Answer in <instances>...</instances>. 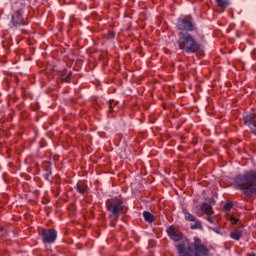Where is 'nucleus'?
Wrapping results in <instances>:
<instances>
[{
    "label": "nucleus",
    "instance_id": "nucleus-1",
    "mask_svg": "<svg viewBox=\"0 0 256 256\" xmlns=\"http://www.w3.org/2000/svg\"><path fill=\"white\" fill-rule=\"evenodd\" d=\"M176 249L178 256H209V248L203 244L199 237H194V241L187 245L178 244Z\"/></svg>",
    "mask_w": 256,
    "mask_h": 256
},
{
    "label": "nucleus",
    "instance_id": "nucleus-2",
    "mask_svg": "<svg viewBox=\"0 0 256 256\" xmlns=\"http://www.w3.org/2000/svg\"><path fill=\"white\" fill-rule=\"evenodd\" d=\"M234 185L248 197L256 195V172L249 171L246 174H238L234 178Z\"/></svg>",
    "mask_w": 256,
    "mask_h": 256
},
{
    "label": "nucleus",
    "instance_id": "nucleus-3",
    "mask_svg": "<svg viewBox=\"0 0 256 256\" xmlns=\"http://www.w3.org/2000/svg\"><path fill=\"white\" fill-rule=\"evenodd\" d=\"M178 47L184 53H197L201 49V44L197 43L191 34L181 32Z\"/></svg>",
    "mask_w": 256,
    "mask_h": 256
},
{
    "label": "nucleus",
    "instance_id": "nucleus-4",
    "mask_svg": "<svg viewBox=\"0 0 256 256\" xmlns=\"http://www.w3.org/2000/svg\"><path fill=\"white\" fill-rule=\"evenodd\" d=\"M107 211H109V219L111 221V227L117 225L121 213H123V201L118 198H111L106 201Z\"/></svg>",
    "mask_w": 256,
    "mask_h": 256
},
{
    "label": "nucleus",
    "instance_id": "nucleus-5",
    "mask_svg": "<svg viewBox=\"0 0 256 256\" xmlns=\"http://www.w3.org/2000/svg\"><path fill=\"white\" fill-rule=\"evenodd\" d=\"M10 24L12 29H20L21 33H27V30L23 28L27 22L23 21V15L20 11L13 13Z\"/></svg>",
    "mask_w": 256,
    "mask_h": 256
},
{
    "label": "nucleus",
    "instance_id": "nucleus-6",
    "mask_svg": "<svg viewBox=\"0 0 256 256\" xmlns=\"http://www.w3.org/2000/svg\"><path fill=\"white\" fill-rule=\"evenodd\" d=\"M177 28L179 31H195L196 25L193 23V18L191 16L186 18H179L177 20Z\"/></svg>",
    "mask_w": 256,
    "mask_h": 256
},
{
    "label": "nucleus",
    "instance_id": "nucleus-7",
    "mask_svg": "<svg viewBox=\"0 0 256 256\" xmlns=\"http://www.w3.org/2000/svg\"><path fill=\"white\" fill-rule=\"evenodd\" d=\"M41 235L43 243H55L57 239V230L53 228H43Z\"/></svg>",
    "mask_w": 256,
    "mask_h": 256
},
{
    "label": "nucleus",
    "instance_id": "nucleus-8",
    "mask_svg": "<svg viewBox=\"0 0 256 256\" xmlns=\"http://www.w3.org/2000/svg\"><path fill=\"white\" fill-rule=\"evenodd\" d=\"M244 124L249 127L251 133L256 135V115L253 113L247 114L243 117Z\"/></svg>",
    "mask_w": 256,
    "mask_h": 256
},
{
    "label": "nucleus",
    "instance_id": "nucleus-9",
    "mask_svg": "<svg viewBox=\"0 0 256 256\" xmlns=\"http://www.w3.org/2000/svg\"><path fill=\"white\" fill-rule=\"evenodd\" d=\"M200 211L206 215H213V207L209 203H202Z\"/></svg>",
    "mask_w": 256,
    "mask_h": 256
},
{
    "label": "nucleus",
    "instance_id": "nucleus-10",
    "mask_svg": "<svg viewBox=\"0 0 256 256\" xmlns=\"http://www.w3.org/2000/svg\"><path fill=\"white\" fill-rule=\"evenodd\" d=\"M167 233H168L170 239H172V241H181V239H183V236H181L180 233H177L176 231H174L171 228L169 230H167Z\"/></svg>",
    "mask_w": 256,
    "mask_h": 256
},
{
    "label": "nucleus",
    "instance_id": "nucleus-11",
    "mask_svg": "<svg viewBox=\"0 0 256 256\" xmlns=\"http://www.w3.org/2000/svg\"><path fill=\"white\" fill-rule=\"evenodd\" d=\"M183 214H184V219H185L186 221H190V222L197 221V218H196L193 214H191V213L187 210V208H183Z\"/></svg>",
    "mask_w": 256,
    "mask_h": 256
},
{
    "label": "nucleus",
    "instance_id": "nucleus-12",
    "mask_svg": "<svg viewBox=\"0 0 256 256\" xmlns=\"http://www.w3.org/2000/svg\"><path fill=\"white\" fill-rule=\"evenodd\" d=\"M231 239H234L235 241H239L241 237H243V231L241 230H234L230 233Z\"/></svg>",
    "mask_w": 256,
    "mask_h": 256
},
{
    "label": "nucleus",
    "instance_id": "nucleus-13",
    "mask_svg": "<svg viewBox=\"0 0 256 256\" xmlns=\"http://www.w3.org/2000/svg\"><path fill=\"white\" fill-rule=\"evenodd\" d=\"M143 217L147 223H153V221H155V216H153L149 211H144Z\"/></svg>",
    "mask_w": 256,
    "mask_h": 256
},
{
    "label": "nucleus",
    "instance_id": "nucleus-14",
    "mask_svg": "<svg viewBox=\"0 0 256 256\" xmlns=\"http://www.w3.org/2000/svg\"><path fill=\"white\" fill-rule=\"evenodd\" d=\"M218 7L222 9V11H225L227 7H229V0H215Z\"/></svg>",
    "mask_w": 256,
    "mask_h": 256
},
{
    "label": "nucleus",
    "instance_id": "nucleus-15",
    "mask_svg": "<svg viewBox=\"0 0 256 256\" xmlns=\"http://www.w3.org/2000/svg\"><path fill=\"white\" fill-rule=\"evenodd\" d=\"M73 75V73L71 71H65V72H62L61 74V79L63 81H65L66 83H69V81H71V76Z\"/></svg>",
    "mask_w": 256,
    "mask_h": 256
},
{
    "label": "nucleus",
    "instance_id": "nucleus-16",
    "mask_svg": "<svg viewBox=\"0 0 256 256\" xmlns=\"http://www.w3.org/2000/svg\"><path fill=\"white\" fill-rule=\"evenodd\" d=\"M76 190L78 191V193L83 195L87 191V185H85V184H77L76 185Z\"/></svg>",
    "mask_w": 256,
    "mask_h": 256
},
{
    "label": "nucleus",
    "instance_id": "nucleus-17",
    "mask_svg": "<svg viewBox=\"0 0 256 256\" xmlns=\"http://www.w3.org/2000/svg\"><path fill=\"white\" fill-rule=\"evenodd\" d=\"M194 223L195 224L191 225V229H203V224H201V221L196 219Z\"/></svg>",
    "mask_w": 256,
    "mask_h": 256
},
{
    "label": "nucleus",
    "instance_id": "nucleus-18",
    "mask_svg": "<svg viewBox=\"0 0 256 256\" xmlns=\"http://www.w3.org/2000/svg\"><path fill=\"white\" fill-rule=\"evenodd\" d=\"M233 209V202H228L224 205V211H231Z\"/></svg>",
    "mask_w": 256,
    "mask_h": 256
},
{
    "label": "nucleus",
    "instance_id": "nucleus-19",
    "mask_svg": "<svg viewBox=\"0 0 256 256\" xmlns=\"http://www.w3.org/2000/svg\"><path fill=\"white\" fill-rule=\"evenodd\" d=\"M115 38V32L111 31L108 33V39H114Z\"/></svg>",
    "mask_w": 256,
    "mask_h": 256
},
{
    "label": "nucleus",
    "instance_id": "nucleus-20",
    "mask_svg": "<svg viewBox=\"0 0 256 256\" xmlns=\"http://www.w3.org/2000/svg\"><path fill=\"white\" fill-rule=\"evenodd\" d=\"M49 175H51V168L46 169V174H45L46 179H48L47 177H49Z\"/></svg>",
    "mask_w": 256,
    "mask_h": 256
},
{
    "label": "nucleus",
    "instance_id": "nucleus-21",
    "mask_svg": "<svg viewBox=\"0 0 256 256\" xmlns=\"http://www.w3.org/2000/svg\"><path fill=\"white\" fill-rule=\"evenodd\" d=\"M231 221H233V225H235V223L239 222V219H237L236 217H232Z\"/></svg>",
    "mask_w": 256,
    "mask_h": 256
},
{
    "label": "nucleus",
    "instance_id": "nucleus-22",
    "mask_svg": "<svg viewBox=\"0 0 256 256\" xmlns=\"http://www.w3.org/2000/svg\"><path fill=\"white\" fill-rule=\"evenodd\" d=\"M206 219L209 221V223H215V220H213L211 216H208Z\"/></svg>",
    "mask_w": 256,
    "mask_h": 256
},
{
    "label": "nucleus",
    "instance_id": "nucleus-23",
    "mask_svg": "<svg viewBox=\"0 0 256 256\" xmlns=\"http://www.w3.org/2000/svg\"><path fill=\"white\" fill-rule=\"evenodd\" d=\"M212 231H215V233H219V228L218 227L212 228Z\"/></svg>",
    "mask_w": 256,
    "mask_h": 256
},
{
    "label": "nucleus",
    "instance_id": "nucleus-24",
    "mask_svg": "<svg viewBox=\"0 0 256 256\" xmlns=\"http://www.w3.org/2000/svg\"><path fill=\"white\" fill-rule=\"evenodd\" d=\"M110 111H113V106L111 105V103H110Z\"/></svg>",
    "mask_w": 256,
    "mask_h": 256
},
{
    "label": "nucleus",
    "instance_id": "nucleus-25",
    "mask_svg": "<svg viewBox=\"0 0 256 256\" xmlns=\"http://www.w3.org/2000/svg\"><path fill=\"white\" fill-rule=\"evenodd\" d=\"M239 229H243V224H240V225H239Z\"/></svg>",
    "mask_w": 256,
    "mask_h": 256
},
{
    "label": "nucleus",
    "instance_id": "nucleus-26",
    "mask_svg": "<svg viewBox=\"0 0 256 256\" xmlns=\"http://www.w3.org/2000/svg\"><path fill=\"white\" fill-rule=\"evenodd\" d=\"M251 256H256L255 254H252Z\"/></svg>",
    "mask_w": 256,
    "mask_h": 256
}]
</instances>
